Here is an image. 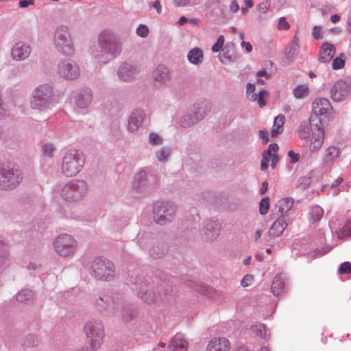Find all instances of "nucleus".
Returning a JSON list of instances; mask_svg holds the SVG:
<instances>
[{"mask_svg":"<svg viewBox=\"0 0 351 351\" xmlns=\"http://www.w3.org/2000/svg\"><path fill=\"white\" fill-rule=\"evenodd\" d=\"M23 173L20 167L12 163L0 164V189L12 191L23 181Z\"/></svg>","mask_w":351,"mask_h":351,"instance_id":"obj_1","label":"nucleus"},{"mask_svg":"<svg viewBox=\"0 0 351 351\" xmlns=\"http://www.w3.org/2000/svg\"><path fill=\"white\" fill-rule=\"evenodd\" d=\"M53 43L57 50L62 54L71 55L74 52L70 29L66 25H62L56 29Z\"/></svg>","mask_w":351,"mask_h":351,"instance_id":"obj_2","label":"nucleus"},{"mask_svg":"<svg viewBox=\"0 0 351 351\" xmlns=\"http://www.w3.org/2000/svg\"><path fill=\"white\" fill-rule=\"evenodd\" d=\"M84 163L82 153L75 149L69 150L63 158L62 171L66 176H75L82 170Z\"/></svg>","mask_w":351,"mask_h":351,"instance_id":"obj_3","label":"nucleus"},{"mask_svg":"<svg viewBox=\"0 0 351 351\" xmlns=\"http://www.w3.org/2000/svg\"><path fill=\"white\" fill-rule=\"evenodd\" d=\"M86 337V343L91 350L97 348L102 343L104 330L101 322L91 319L86 322L83 328Z\"/></svg>","mask_w":351,"mask_h":351,"instance_id":"obj_4","label":"nucleus"},{"mask_svg":"<svg viewBox=\"0 0 351 351\" xmlns=\"http://www.w3.org/2000/svg\"><path fill=\"white\" fill-rule=\"evenodd\" d=\"M53 93L48 85L39 86L34 92L31 99V106L34 109H44L49 107L52 100Z\"/></svg>","mask_w":351,"mask_h":351,"instance_id":"obj_5","label":"nucleus"},{"mask_svg":"<svg viewBox=\"0 0 351 351\" xmlns=\"http://www.w3.org/2000/svg\"><path fill=\"white\" fill-rule=\"evenodd\" d=\"M92 268L95 277L100 280H112L114 275V265L106 258L99 257L95 259Z\"/></svg>","mask_w":351,"mask_h":351,"instance_id":"obj_6","label":"nucleus"},{"mask_svg":"<svg viewBox=\"0 0 351 351\" xmlns=\"http://www.w3.org/2000/svg\"><path fill=\"white\" fill-rule=\"evenodd\" d=\"M312 137L309 145L311 152H317L321 148L324 141V129L322 121L317 118L310 117L309 119Z\"/></svg>","mask_w":351,"mask_h":351,"instance_id":"obj_7","label":"nucleus"},{"mask_svg":"<svg viewBox=\"0 0 351 351\" xmlns=\"http://www.w3.org/2000/svg\"><path fill=\"white\" fill-rule=\"evenodd\" d=\"M77 246V241L69 234H61L54 242L56 252L62 256H68L74 253Z\"/></svg>","mask_w":351,"mask_h":351,"instance_id":"obj_8","label":"nucleus"},{"mask_svg":"<svg viewBox=\"0 0 351 351\" xmlns=\"http://www.w3.org/2000/svg\"><path fill=\"white\" fill-rule=\"evenodd\" d=\"M312 112L314 115L324 116L329 119L335 117L336 112L330 101L326 97L315 98L311 104Z\"/></svg>","mask_w":351,"mask_h":351,"instance_id":"obj_9","label":"nucleus"},{"mask_svg":"<svg viewBox=\"0 0 351 351\" xmlns=\"http://www.w3.org/2000/svg\"><path fill=\"white\" fill-rule=\"evenodd\" d=\"M351 93V84L345 80H339L333 84L330 90V97L335 102L345 100Z\"/></svg>","mask_w":351,"mask_h":351,"instance_id":"obj_10","label":"nucleus"},{"mask_svg":"<svg viewBox=\"0 0 351 351\" xmlns=\"http://www.w3.org/2000/svg\"><path fill=\"white\" fill-rule=\"evenodd\" d=\"M58 73L64 78L73 80L80 75V71L74 62L63 61L58 65Z\"/></svg>","mask_w":351,"mask_h":351,"instance_id":"obj_11","label":"nucleus"},{"mask_svg":"<svg viewBox=\"0 0 351 351\" xmlns=\"http://www.w3.org/2000/svg\"><path fill=\"white\" fill-rule=\"evenodd\" d=\"M278 145L276 143H272L269 145L267 151L263 153V158L261 162V169L264 171L267 169L268 162L271 160V166L274 168L278 162Z\"/></svg>","mask_w":351,"mask_h":351,"instance_id":"obj_12","label":"nucleus"},{"mask_svg":"<svg viewBox=\"0 0 351 351\" xmlns=\"http://www.w3.org/2000/svg\"><path fill=\"white\" fill-rule=\"evenodd\" d=\"M99 43L102 48L106 49L110 53H114L119 49V47L114 43V37L109 31L101 32L99 36Z\"/></svg>","mask_w":351,"mask_h":351,"instance_id":"obj_13","label":"nucleus"},{"mask_svg":"<svg viewBox=\"0 0 351 351\" xmlns=\"http://www.w3.org/2000/svg\"><path fill=\"white\" fill-rule=\"evenodd\" d=\"M153 212L154 220L159 225H163L169 221L174 213L173 209L169 210L163 204L155 206Z\"/></svg>","mask_w":351,"mask_h":351,"instance_id":"obj_14","label":"nucleus"},{"mask_svg":"<svg viewBox=\"0 0 351 351\" xmlns=\"http://www.w3.org/2000/svg\"><path fill=\"white\" fill-rule=\"evenodd\" d=\"M195 114L196 115L195 119H191V115H186L183 117L182 121V125L187 126L194 124L196 121L202 119L208 111V108L206 103H202L199 105L198 104L197 106H195Z\"/></svg>","mask_w":351,"mask_h":351,"instance_id":"obj_15","label":"nucleus"},{"mask_svg":"<svg viewBox=\"0 0 351 351\" xmlns=\"http://www.w3.org/2000/svg\"><path fill=\"white\" fill-rule=\"evenodd\" d=\"M230 349L229 341L223 337L213 339L207 346V351H229Z\"/></svg>","mask_w":351,"mask_h":351,"instance_id":"obj_16","label":"nucleus"},{"mask_svg":"<svg viewBox=\"0 0 351 351\" xmlns=\"http://www.w3.org/2000/svg\"><path fill=\"white\" fill-rule=\"evenodd\" d=\"M30 53V47L23 43H17L12 49L13 59L20 60L26 58Z\"/></svg>","mask_w":351,"mask_h":351,"instance_id":"obj_17","label":"nucleus"},{"mask_svg":"<svg viewBox=\"0 0 351 351\" xmlns=\"http://www.w3.org/2000/svg\"><path fill=\"white\" fill-rule=\"evenodd\" d=\"M78 191V195H83L87 191V185L84 181L78 180L76 182H70L62 189V195H69V191Z\"/></svg>","mask_w":351,"mask_h":351,"instance_id":"obj_18","label":"nucleus"},{"mask_svg":"<svg viewBox=\"0 0 351 351\" xmlns=\"http://www.w3.org/2000/svg\"><path fill=\"white\" fill-rule=\"evenodd\" d=\"M335 53V47L328 43H324L321 47L319 59L322 62H329L332 60Z\"/></svg>","mask_w":351,"mask_h":351,"instance_id":"obj_19","label":"nucleus"},{"mask_svg":"<svg viewBox=\"0 0 351 351\" xmlns=\"http://www.w3.org/2000/svg\"><path fill=\"white\" fill-rule=\"evenodd\" d=\"M144 117V112L142 110H135L130 117L128 121V129L130 131L136 130L141 125Z\"/></svg>","mask_w":351,"mask_h":351,"instance_id":"obj_20","label":"nucleus"},{"mask_svg":"<svg viewBox=\"0 0 351 351\" xmlns=\"http://www.w3.org/2000/svg\"><path fill=\"white\" fill-rule=\"evenodd\" d=\"M339 149L337 147L330 146L324 152V162L327 165H332L339 158Z\"/></svg>","mask_w":351,"mask_h":351,"instance_id":"obj_21","label":"nucleus"},{"mask_svg":"<svg viewBox=\"0 0 351 351\" xmlns=\"http://www.w3.org/2000/svg\"><path fill=\"white\" fill-rule=\"evenodd\" d=\"M92 94L89 90H83L77 95L76 104L78 107L84 108L89 106L92 101Z\"/></svg>","mask_w":351,"mask_h":351,"instance_id":"obj_22","label":"nucleus"},{"mask_svg":"<svg viewBox=\"0 0 351 351\" xmlns=\"http://www.w3.org/2000/svg\"><path fill=\"white\" fill-rule=\"evenodd\" d=\"M285 277L281 274L275 276L271 284V292L275 295H279L285 290Z\"/></svg>","mask_w":351,"mask_h":351,"instance_id":"obj_23","label":"nucleus"},{"mask_svg":"<svg viewBox=\"0 0 351 351\" xmlns=\"http://www.w3.org/2000/svg\"><path fill=\"white\" fill-rule=\"evenodd\" d=\"M287 226V223L284 218H278L273 223L269 230V233L272 236H280Z\"/></svg>","mask_w":351,"mask_h":351,"instance_id":"obj_24","label":"nucleus"},{"mask_svg":"<svg viewBox=\"0 0 351 351\" xmlns=\"http://www.w3.org/2000/svg\"><path fill=\"white\" fill-rule=\"evenodd\" d=\"M154 78L159 84L165 83L170 80L169 71L166 67L160 66L154 71Z\"/></svg>","mask_w":351,"mask_h":351,"instance_id":"obj_25","label":"nucleus"},{"mask_svg":"<svg viewBox=\"0 0 351 351\" xmlns=\"http://www.w3.org/2000/svg\"><path fill=\"white\" fill-rule=\"evenodd\" d=\"M136 71V69L132 65L125 63L120 66L119 69V75L121 79L128 80L133 77Z\"/></svg>","mask_w":351,"mask_h":351,"instance_id":"obj_26","label":"nucleus"},{"mask_svg":"<svg viewBox=\"0 0 351 351\" xmlns=\"http://www.w3.org/2000/svg\"><path fill=\"white\" fill-rule=\"evenodd\" d=\"M285 121V117L282 114H279L275 117L271 135L272 137H276L278 134L282 133L283 126Z\"/></svg>","mask_w":351,"mask_h":351,"instance_id":"obj_27","label":"nucleus"},{"mask_svg":"<svg viewBox=\"0 0 351 351\" xmlns=\"http://www.w3.org/2000/svg\"><path fill=\"white\" fill-rule=\"evenodd\" d=\"M171 346L175 348V351L178 349L186 350L188 342L182 334H176L172 339Z\"/></svg>","mask_w":351,"mask_h":351,"instance_id":"obj_28","label":"nucleus"},{"mask_svg":"<svg viewBox=\"0 0 351 351\" xmlns=\"http://www.w3.org/2000/svg\"><path fill=\"white\" fill-rule=\"evenodd\" d=\"M190 62L197 64L200 63L203 60V52L198 48L191 49L187 56Z\"/></svg>","mask_w":351,"mask_h":351,"instance_id":"obj_29","label":"nucleus"},{"mask_svg":"<svg viewBox=\"0 0 351 351\" xmlns=\"http://www.w3.org/2000/svg\"><path fill=\"white\" fill-rule=\"evenodd\" d=\"M324 215V210L319 206H314L311 208L308 214V220L315 223L319 221Z\"/></svg>","mask_w":351,"mask_h":351,"instance_id":"obj_30","label":"nucleus"},{"mask_svg":"<svg viewBox=\"0 0 351 351\" xmlns=\"http://www.w3.org/2000/svg\"><path fill=\"white\" fill-rule=\"evenodd\" d=\"M293 199H279L276 203L278 211L282 214L287 213L293 206Z\"/></svg>","mask_w":351,"mask_h":351,"instance_id":"obj_31","label":"nucleus"},{"mask_svg":"<svg viewBox=\"0 0 351 351\" xmlns=\"http://www.w3.org/2000/svg\"><path fill=\"white\" fill-rule=\"evenodd\" d=\"M205 234L208 239H213L217 237L220 229V226L217 222H212L206 226Z\"/></svg>","mask_w":351,"mask_h":351,"instance_id":"obj_32","label":"nucleus"},{"mask_svg":"<svg viewBox=\"0 0 351 351\" xmlns=\"http://www.w3.org/2000/svg\"><path fill=\"white\" fill-rule=\"evenodd\" d=\"M308 93L309 88L306 84L298 85L293 90V94L297 99H302L307 97Z\"/></svg>","mask_w":351,"mask_h":351,"instance_id":"obj_33","label":"nucleus"},{"mask_svg":"<svg viewBox=\"0 0 351 351\" xmlns=\"http://www.w3.org/2000/svg\"><path fill=\"white\" fill-rule=\"evenodd\" d=\"M95 304L100 311H106L112 306V300L109 301L108 298L105 297H99L95 300Z\"/></svg>","mask_w":351,"mask_h":351,"instance_id":"obj_34","label":"nucleus"},{"mask_svg":"<svg viewBox=\"0 0 351 351\" xmlns=\"http://www.w3.org/2000/svg\"><path fill=\"white\" fill-rule=\"evenodd\" d=\"M298 135L301 138L306 139L310 135L309 125L306 122H302L298 128Z\"/></svg>","mask_w":351,"mask_h":351,"instance_id":"obj_35","label":"nucleus"},{"mask_svg":"<svg viewBox=\"0 0 351 351\" xmlns=\"http://www.w3.org/2000/svg\"><path fill=\"white\" fill-rule=\"evenodd\" d=\"M16 300L19 302H25L33 297V293L31 290L23 289L16 294Z\"/></svg>","mask_w":351,"mask_h":351,"instance_id":"obj_36","label":"nucleus"},{"mask_svg":"<svg viewBox=\"0 0 351 351\" xmlns=\"http://www.w3.org/2000/svg\"><path fill=\"white\" fill-rule=\"evenodd\" d=\"M251 330L252 332H254L256 336L260 337H263L266 335L265 326L262 324H258L252 326L251 327Z\"/></svg>","mask_w":351,"mask_h":351,"instance_id":"obj_37","label":"nucleus"},{"mask_svg":"<svg viewBox=\"0 0 351 351\" xmlns=\"http://www.w3.org/2000/svg\"><path fill=\"white\" fill-rule=\"evenodd\" d=\"M349 235H351V220L348 221L338 232L339 238H343Z\"/></svg>","mask_w":351,"mask_h":351,"instance_id":"obj_38","label":"nucleus"},{"mask_svg":"<svg viewBox=\"0 0 351 351\" xmlns=\"http://www.w3.org/2000/svg\"><path fill=\"white\" fill-rule=\"evenodd\" d=\"M255 85L254 84L249 83L247 85L246 95L249 100L255 101L257 99V95L254 93Z\"/></svg>","mask_w":351,"mask_h":351,"instance_id":"obj_39","label":"nucleus"},{"mask_svg":"<svg viewBox=\"0 0 351 351\" xmlns=\"http://www.w3.org/2000/svg\"><path fill=\"white\" fill-rule=\"evenodd\" d=\"M269 199H261L259 203V213L261 215H265L269 208Z\"/></svg>","mask_w":351,"mask_h":351,"instance_id":"obj_40","label":"nucleus"},{"mask_svg":"<svg viewBox=\"0 0 351 351\" xmlns=\"http://www.w3.org/2000/svg\"><path fill=\"white\" fill-rule=\"evenodd\" d=\"M7 247L5 244L0 240V265H3L7 260Z\"/></svg>","mask_w":351,"mask_h":351,"instance_id":"obj_41","label":"nucleus"},{"mask_svg":"<svg viewBox=\"0 0 351 351\" xmlns=\"http://www.w3.org/2000/svg\"><path fill=\"white\" fill-rule=\"evenodd\" d=\"M277 27L278 30H288L290 25L285 17H280L278 21Z\"/></svg>","mask_w":351,"mask_h":351,"instance_id":"obj_42","label":"nucleus"},{"mask_svg":"<svg viewBox=\"0 0 351 351\" xmlns=\"http://www.w3.org/2000/svg\"><path fill=\"white\" fill-rule=\"evenodd\" d=\"M267 95H268V92L265 90H261L258 93V95H257V99L256 101H257L260 108H263L265 106L266 104L264 101V99Z\"/></svg>","mask_w":351,"mask_h":351,"instance_id":"obj_43","label":"nucleus"},{"mask_svg":"<svg viewBox=\"0 0 351 351\" xmlns=\"http://www.w3.org/2000/svg\"><path fill=\"white\" fill-rule=\"evenodd\" d=\"M224 41L223 36H219L217 43L212 47V51L215 53L219 51L224 44Z\"/></svg>","mask_w":351,"mask_h":351,"instance_id":"obj_44","label":"nucleus"},{"mask_svg":"<svg viewBox=\"0 0 351 351\" xmlns=\"http://www.w3.org/2000/svg\"><path fill=\"white\" fill-rule=\"evenodd\" d=\"M55 150L54 146L51 143L45 144L43 147V153L45 156L51 157Z\"/></svg>","mask_w":351,"mask_h":351,"instance_id":"obj_45","label":"nucleus"},{"mask_svg":"<svg viewBox=\"0 0 351 351\" xmlns=\"http://www.w3.org/2000/svg\"><path fill=\"white\" fill-rule=\"evenodd\" d=\"M339 273L341 274H351V264L349 262H344L343 263L339 268Z\"/></svg>","mask_w":351,"mask_h":351,"instance_id":"obj_46","label":"nucleus"},{"mask_svg":"<svg viewBox=\"0 0 351 351\" xmlns=\"http://www.w3.org/2000/svg\"><path fill=\"white\" fill-rule=\"evenodd\" d=\"M298 48H299L298 39L295 38L289 47V51L288 52L289 56L291 53V56L292 57V56H295V54H297Z\"/></svg>","mask_w":351,"mask_h":351,"instance_id":"obj_47","label":"nucleus"},{"mask_svg":"<svg viewBox=\"0 0 351 351\" xmlns=\"http://www.w3.org/2000/svg\"><path fill=\"white\" fill-rule=\"evenodd\" d=\"M169 156V151L167 149H166V148H162L157 153V158L160 161H165V160H166Z\"/></svg>","mask_w":351,"mask_h":351,"instance_id":"obj_48","label":"nucleus"},{"mask_svg":"<svg viewBox=\"0 0 351 351\" xmlns=\"http://www.w3.org/2000/svg\"><path fill=\"white\" fill-rule=\"evenodd\" d=\"M344 60L340 57L336 58L332 62V66L334 69H341L344 66Z\"/></svg>","mask_w":351,"mask_h":351,"instance_id":"obj_49","label":"nucleus"},{"mask_svg":"<svg viewBox=\"0 0 351 351\" xmlns=\"http://www.w3.org/2000/svg\"><path fill=\"white\" fill-rule=\"evenodd\" d=\"M150 143L154 145H160L162 143V140L158 134L155 133H151L149 135Z\"/></svg>","mask_w":351,"mask_h":351,"instance_id":"obj_50","label":"nucleus"},{"mask_svg":"<svg viewBox=\"0 0 351 351\" xmlns=\"http://www.w3.org/2000/svg\"><path fill=\"white\" fill-rule=\"evenodd\" d=\"M149 29L146 25H141L136 29V33L141 37H146L148 34Z\"/></svg>","mask_w":351,"mask_h":351,"instance_id":"obj_51","label":"nucleus"},{"mask_svg":"<svg viewBox=\"0 0 351 351\" xmlns=\"http://www.w3.org/2000/svg\"><path fill=\"white\" fill-rule=\"evenodd\" d=\"M288 156L290 158L291 163H295L299 161L300 156L299 154L295 153L293 150L288 152Z\"/></svg>","mask_w":351,"mask_h":351,"instance_id":"obj_52","label":"nucleus"},{"mask_svg":"<svg viewBox=\"0 0 351 351\" xmlns=\"http://www.w3.org/2000/svg\"><path fill=\"white\" fill-rule=\"evenodd\" d=\"M312 34L314 38L318 40L322 38V29L320 26H314L312 31Z\"/></svg>","mask_w":351,"mask_h":351,"instance_id":"obj_53","label":"nucleus"},{"mask_svg":"<svg viewBox=\"0 0 351 351\" xmlns=\"http://www.w3.org/2000/svg\"><path fill=\"white\" fill-rule=\"evenodd\" d=\"M253 276L250 274H247L244 276L243 279L241 280V284L243 287H247L252 281Z\"/></svg>","mask_w":351,"mask_h":351,"instance_id":"obj_54","label":"nucleus"},{"mask_svg":"<svg viewBox=\"0 0 351 351\" xmlns=\"http://www.w3.org/2000/svg\"><path fill=\"white\" fill-rule=\"evenodd\" d=\"M146 180V172L144 171H140L136 176H135V182L143 183Z\"/></svg>","mask_w":351,"mask_h":351,"instance_id":"obj_55","label":"nucleus"},{"mask_svg":"<svg viewBox=\"0 0 351 351\" xmlns=\"http://www.w3.org/2000/svg\"><path fill=\"white\" fill-rule=\"evenodd\" d=\"M34 3V0H21L19 3L20 8H26Z\"/></svg>","mask_w":351,"mask_h":351,"instance_id":"obj_56","label":"nucleus"},{"mask_svg":"<svg viewBox=\"0 0 351 351\" xmlns=\"http://www.w3.org/2000/svg\"><path fill=\"white\" fill-rule=\"evenodd\" d=\"M259 136L261 138L263 139L264 144L267 143L269 138H268V134L266 130H260L259 131Z\"/></svg>","mask_w":351,"mask_h":351,"instance_id":"obj_57","label":"nucleus"},{"mask_svg":"<svg viewBox=\"0 0 351 351\" xmlns=\"http://www.w3.org/2000/svg\"><path fill=\"white\" fill-rule=\"evenodd\" d=\"M173 3L176 7L186 6L189 3V0H174Z\"/></svg>","mask_w":351,"mask_h":351,"instance_id":"obj_58","label":"nucleus"},{"mask_svg":"<svg viewBox=\"0 0 351 351\" xmlns=\"http://www.w3.org/2000/svg\"><path fill=\"white\" fill-rule=\"evenodd\" d=\"M269 6L268 3H262L258 5V10L260 12L265 13L268 10Z\"/></svg>","mask_w":351,"mask_h":351,"instance_id":"obj_59","label":"nucleus"},{"mask_svg":"<svg viewBox=\"0 0 351 351\" xmlns=\"http://www.w3.org/2000/svg\"><path fill=\"white\" fill-rule=\"evenodd\" d=\"M230 10L233 12H237L239 10V5L237 1H232L230 5Z\"/></svg>","mask_w":351,"mask_h":351,"instance_id":"obj_60","label":"nucleus"},{"mask_svg":"<svg viewBox=\"0 0 351 351\" xmlns=\"http://www.w3.org/2000/svg\"><path fill=\"white\" fill-rule=\"evenodd\" d=\"M152 294V292H146L143 295H142V298L148 302H152L154 300V298H151V295Z\"/></svg>","mask_w":351,"mask_h":351,"instance_id":"obj_61","label":"nucleus"},{"mask_svg":"<svg viewBox=\"0 0 351 351\" xmlns=\"http://www.w3.org/2000/svg\"><path fill=\"white\" fill-rule=\"evenodd\" d=\"M256 75L258 77H265L266 79H269L270 77V75L265 71V70H261L257 72Z\"/></svg>","mask_w":351,"mask_h":351,"instance_id":"obj_62","label":"nucleus"},{"mask_svg":"<svg viewBox=\"0 0 351 351\" xmlns=\"http://www.w3.org/2000/svg\"><path fill=\"white\" fill-rule=\"evenodd\" d=\"M153 6L154 8H156L157 12L158 14H160L161 12H162V6L160 5V3L159 1H156L154 4H153Z\"/></svg>","mask_w":351,"mask_h":351,"instance_id":"obj_63","label":"nucleus"},{"mask_svg":"<svg viewBox=\"0 0 351 351\" xmlns=\"http://www.w3.org/2000/svg\"><path fill=\"white\" fill-rule=\"evenodd\" d=\"M241 45H242L243 47H245V50H246L247 52H251V51H252V45H251L250 43H248V42H243V43H241Z\"/></svg>","mask_w":351,"mask_h":351,"instance_id":"obj_64","label":"nucleus"}]
</instances>
